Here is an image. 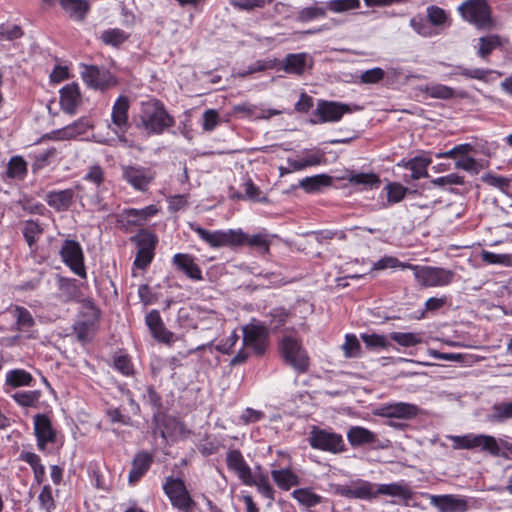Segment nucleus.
<instances>
[{"mask_svg":"<svg viewBox=\"0 0 512 512\" xmlns=\"http://www.w3.org/2000/svg\"><path fill=\"white\" fill-rule=\"evenodd\" d=\"M134 120L137 128L145 130L147 134H162L175 125L174 117L168 113L163 102L156 98L141 102L139 120Z\"/></svg>","mask_w":512,"mask_h":512,"instance_id":"f257e3e1","label":"nucleus"},{"mask_svg":"<svg viewBox=\"0 0 512 512\" xmlns=\"http://www.w3.org/2000/svg\"><path fill=\"white\" fill-rule=\"evenodd\" d=\"M458 11L465 21L478 29L490 30L494 26L491 7L487 0H467L459 6Z\"/></svg>","mask_w":512,"mask_h":512,"instance_id":"f03ea898","label":"nucleus"},{"mask_svg":"<svg viewBox=\"0 0 512 512\" xmlns=\"http://www.w3.org/2000/svg\"><path fill=\"white\" fill-rule=\"evenodd\" d=\"M163 490L174 509L179 512H193L197 504L181 478L169 476L165 479Z\"/></svg>","mask_w":512,"mask_h":512,"instance_id":"7ed1b4c3","label":"nucleus"},{"mask_svg":"<svg viewBox=\"0 0 512 512\" xmlns=\"http://www.w3.org/2000/svg\"><path fill=\"white\" fill-rule=\"evenodd\" d=\"M189 227L212 248L240 246V243L245 239L244 233L240 229L209 231L196 223H189Z\"/></svg>","mask_w":512,"mask_h":512,"instance_id":"20e7f679","label":"nucleus"},{"mask_svg":"<svg viewBox=\"0 0 512 512\" xmlns=\"http://www.w3.org/2000/svg\"><path fill=\"white\" fill-rule=\"evenodd\" d=\"M308 442L313 449L331 454H340L347 450L341 434L331 429H322L317 426L311 427Z\"/></svg>","mask_w":512,"mask_h":512,"instance_id":"39448f33","label":"nucleus"},{"mask_svg":"<svg viewBox=\"0 0 512 512\" xmlns=\"http://www.w3.org/2000/svg\"><path fill=\"white\" fill-rule=\"evenodd\" d=\"M81 78L87 87L96 91H107L118 85L117 77L105 67L83 64Z\"/></svg>","mask_w":512,"mask_h":512,"instance_id":"423d86ee","label":"nucleus"},{"mask_svg":"<svg viewBox=\"0 0 512 512\" xmlns=\"http://www.w3.org/2000/svg\"><path fill=\"white\" fill-rule=\"evenodd\" d=\"M280 352L285 362L298 373H305L309 368V357L300 342L292 336H284L280 343Z\"/></svg>","mask_w":512,"mask_h":512,"instance_id":"0eeeda50","label":"nucleus"},{"mask_svg":"<svg viewBox=\"0 0 512 512\" xmlns=\"http://www.w3.org/2000/svg\"><path fill=\"white\" fill-rule=\"evenodd\" d=\"M409 269L414 271L416 281L423 287H437L449 285L454 272L441 267L419 266L408 264Z\"/></svg>","mask_w":512,"mask_h":512,"instance_id":"6e6552de","label":"nucleus"},{"mask_svg":"<svg viewBox=\"0 0 512 512\" xmlns=\"http://www.w3.org/2000/svg\"><path fill=\"white\" fill-rule=\"evenodd\" d=\"M361 107L355 105L353 108L346 103L337 101L320 100L317 104L316 110L313 115L318 116V120L311 119V123H327L337 122L344 114L351 113L356 110H360Z\"/></svg>","mask_w":512,"mask_h":512,"instance_id":"1a4fd4ad","label":"nucleus"},{"mask_svg":"<svg viewBox=\"0 0 512 512\" xmlns=\"http://www.w3.org/2000/svg\"><path fill=\"white\" fill-rule=\"evenodd\" d=\"M62 261L79 277L86 278L84 254L79 242L66 239L60 249Z\"/></svg>","mask_w":512,"mask_h":512,"instance_id":"9d476101","label":"nucleus"},{"mask_svg":"<svg viewBox=\"0 0 512 512\" xmlns=\"http://www.w3.org/2000/svg\"><path fill=\"white\" fill-rule=\"evenodd\" d=\"M420 409L415 404L396 402L384 404L374 410L373 414L379 417L411 420L418 416Z\"/></svg>","mask_w":512,"mask_h":512,"instance_id":"9b49d317","label":"nucleus"},{"mask_svg":"<svg viewBox=\"0 0 512 512\" xmlns=\"http://www.w3.org/2000/svg\"><path fill=\"white\" fill-rule=\"evenodd\" d=\"M268 330L261 323H250L243 328V344L262 354L266 349Z\"/></svg>","mask_w":512,"mask_h":512,"instance_id":"f8f14e48","label":"nucleus"},{"mask_svg":"<svg viewBox=\"0 0 512 512\" xmlns=\"http://www.w3.org/2000/svg\"><path fill=\"white\" fill-rule=\"evenodd\" d=\"M473 150V147L469 143H464L453 147L448 151L439 152H425L422 151L420 154L411 157L409 160H432L435 158H452L453 160H476L470 156L469 153Z\"/></svg>","mask_w":512,"mask_h":512,"instance_id":"ddd939ff","label":"nucleus"},{"mask_svg":"<svg viewBox=\"0 0 512 512\" xmlns=\"http://www.w3.org/2000/svg\"><path fill=\"white\" fill-rule=\"evenodd\" d=\"M59 104L61 110L69 115H74L82 102V95L78 83L71 82L63 86L60 91Z\"/></svg>","mask_w":512,"mask_h":512,"instance_id":"4468645a","label":"nucleus"},{"mask_svg":"<svg viewBox=\"0 0 512 512\" xmlns=\"http://www.w3.org/2000/svg\"><path fill=\"white\" fill-rule=\"evenodd\" d=\"M34 433L39 450L43 451L47 443L56 442V431L53 429L49 417L45 414H36L34 416Z\"/></svg>","mask_w":512,"mask_h":512,"instance_id":"2eb2a0df","label":"nucleus"},{"mask_svg":"<svg viewBox=\"0 0 512 512\" xmlns=\"http://www.w3.org/2000/svg\"><path fill=\"white\" fill-rule=\"evenodd\" d=\"M145 322L156 340L166 344L174 342V334L166 329L158 310H151L146 315Z\"/></svg>","mask_w":512,"mask_h":512,"instance_id":"dca6fc26","label":"nucleus"},{"mask_svg":"<svg viewBox=\"0 0 512 512\" xmlns=\"http://www.w3.org/2000/svg\"><path fill=\"white\" fill-rule=\"evenodd\" d=\"M130 108V100L125 95H120L113 107L111 113V120L113 125L117 128L116 132L120 131L121 133H125L130 124L128 122V111Z\"/></svg>","mask_w":512,"mask_h":512,"instance_id":"f3484780","label":"nucleus"},{"mask_svg":"<svg viewBox=\"0 0 512 512\" xmlns=\"http://www.w3.org/2000/svg\"><path fill=\"white\" fill-rule=\"evenodd\" d=\"M226 463H227V467L231 471L235 472L237 474L238 478L243 483L253 482L251 468L246 463L242 453L239 450H237V449L230 450L226 456Z\"/></svg>","mask_w":512,"mask_h":512,"instance_id":"a211bd4d","label":"nucleus"},{"mask_svg":"<svg viewBox=\"0 0 512 512\" xmlns=\"http://www.w3.org/2000/svg\"><path fill=\"white\" fill-rule=\"evenodd\" d=\"M431 504L440 512H466L468 510L467 500L452 494L432 496Z\"/></svg>","mask_w":512,"mask_h":512,"instance_id":"6ab92c4d","label":"nucleus"},{"mask_svg":"<svg viewBox=\"0 0 512 512\" xmlns=\"http://www.w3.org/2000/svg\"><path fill=\"white\" fill-rule=\"evenodd\" d=\"M348 442L352 447L372 445L374 448L383 447L378 442L377 435L367 428L352 426L347 432Z\"/></svg>","mask_w":512,"mask_h":512,"instance_id":"aec40b11","label":"nucleus"},{"mask_svg":"<svg viewBox=\"0 0 512 512\" xmlns=\"http://www.w3.org/2000/svg\"><path fill=\"white\" fill-rule=\"evenodd\" d=\"M339 492L347 498L372 499L376 497L375 485L364 480H358L351 486H342Z\"/></svg>","mask_w":512,"mask_h":512,"instance_id":"412c9836","label":"nucleus"},{"mask_svg":"<svg viewBox=\"0 0 512 512\" xmlns=\"http://www.w3.org/2000/svg\"><path fill=\"white\" fill-rule=\"evenodd\" d=\"M125 179L136 189L145 190L154 178V173L145 168L127 166L124 168Z\"/></svg>","mask_w":512,"mask_h":512,"instance_id":"4be33fe9","label":"nucleus"},{"mask_svg":"<svg viewBox=\"0 0 512 512\" xmlns=\"http://www.w3.org/2000/svg\"><path fill=\"white\" fill-rule=\"evenodd\" d=\"M75 197L74 189L50 191L46 194V202L57 212H64L69 210Z\"/></svg>","mask_w":512,"mask_h":512,"instance_id":"5701e85b","label":"nucleus"},{"mask_svg":"<svg viewBox=\"0 0 512 512\" xmlns=\"http://www.w3.org/2000/svg\"><path fill=\"white\" fill-rule=\"evenodd\" d=\"M153 463V457L146 451L139 452L132 461V468L129 472V482L136 483L149 470Z\"/></svg>","mask_w":512,"mask_h":512,"instance_id":"b1692460","label":"nucleus"},{"mask_svg":"<svg viewBox=\"0 0 512 512\" xmlns=\"http://www.w3.org/2000/svg\"><path fill=\"white\" fill-rule=\"evenodd\" d=\"M21 232L31 252L37 251V243L44 229L38 220H26L22 224Z\"/></svg>","mask_w":512,"mask_h":512,"instance_id":"393cba45","label":"nucleus"},{"mask_svg":"<svg viewBox=\"0 0 512 512\" xmlns=\"http://www.w3.org/2000/svg\"><path fill=\"white\" fill-rule=\"evenodd\" d=\"M430 162H399L397 164L398 170H404L402 177L407 183L413 180H418L427 177V165Z\"/></svg>","mask_w":512,"mask_h":512,"instance_id":"a878e982","label":"nucleus"},{"mask_svg":"<svg viewBox=\"0 0 512 512\" xmlns=\"http://www.w3.org/2000/svg\"><path fill=\"white\" fill-rule=\"evenodd\" d=\"M173 264L183 271L189 278L193 280L202 279L201 269L190 255L181 253L175 254L173 257Z\"/></svg>","mask_w":512,"mask_h":512,"instance_id":"bb28decb","label":"nucleus"},{"mask_svg":"<svg viewBox=\"0 0 512 512\" xmlns=\"http://www.w3.org/2000/svg\"><path fill=\"white\" fill-rule=\"evenodd\" d=\"M98 316V311L96 309H92V315L90 318L78 321L74 324V331L79 341L85 343L92 339Z\"/></svg>","mask_w":512,"mask_h":512,"instance_id":"cd10ccee","label":"nucleus"},{"mask_svg":"<svg viewBox=\"0 0 512 512\" xmlns=\"http://www.w3.org/2000/svg\"><path fill=\"white\" fill-rule=\"evenodd\" d=\"M61 8L76 20H84L90 9L87 0H59Z\"/></svg>","mask_w":512,"mask_h":512,"instance_id":"c85d7f7f","label":"nucleus"},{"mask_svg":"<svg viewBox=\"0 0 512 512\" xmlns=\"http://www.w3.org/2000/svg\"><path fill=\"white\" fill-rule=\"evenodd\" d=\"M8 312L15 319L16 330L28 331L35 325V320L28 309L22 306H12Z\"/></svg>","mask_w":512,"mask_h":512,"instance_id":"c756f323","label":"nucleus"},{"mask_svg":"<svg viewBox=\"0 0 512 512\" xmlns=\"http://www.w3.org/2000/svg\"><path fill=\"white\" fill-rule=\"evenodd\" d=\"M271 477L276 485L282 490H289L299 484V477L288 468L272 470Z\"/></svg>","mask_w":512,"mask_h":512,"instance_id":"7c9ffc66","label":"nucleus"},{"mask_svg":"<svg viewBox=\"0 0 512 512\" xmlns=\"http://www.w3.org/2000/svg\"><path fill=\"white\" fill-rule=\"evenodd\" d=\"M474 448H480L482 451H486L493 456H501L508 459L509 456L506 453L500 452L499 444L497 440L490 435H475L473 438Z\"/></svg>","mask_w":512,"mask_h":512,"instance_id":"2f4dec72","label":"nucleus"},{"mask_svg":"<svg viewBox=\"0 0 512 512\" xmlns=\"http://www.w3.org/2000/svg\"><path fill=\"white\" fill-rule=\"evenodd\" d=\"M129 37L130 35L120 28H110L102 32L100 40L107 46L120 48Z\"/></svg>","mask_w":512,"mask_h":512,"instance_id":"473e14b6","label":"nucleus"},{"mask_svg":"<svg viewBox=\"0 0 512 512\" xmlns=\"http://www.w3.org/2000/svg\"><path fill=\"white\" fill-rule=\"evenodd\" d=\"M306 66V54H288L284 60L283 69L286 73L302 75Z\"/></svg>","mask_w":512,"mask_h":512,"instance_id":"72a5a7b5","label":"nucleus"},{"mask_svg":"<svg viewBox=\"0 0 512 512\" xmlns=\"http://www.w3.org/2000/svg\"><path fill=\"white\" fill-rule=\"evenodd\" d=\"M360 338L365 348L370 351L386 350L391 346L389 338L385 335L362 333L360 334Z\"/></svg>","mask_w":512,"mask_h":512,"instance_id":"f704fd0d","label":"nucleus"},{"mask_svg":"<svg viewBox=\"0 0 512 512\" xmlns=\"http://www.w3.org/2000/svg\"><path fill=\"white\" fill-rule=\"evenodd\" d=\"M19 459L27 462L34 472V478L37 484H41L45 477V467L41 464L40 457L33 452L22 451Z\"/></svg>","mask_w":512,"mask_h":512,"instance_id":"c9c22d12","label":"nucleus"},{"mask_svg":"<svg viewBox=\"0 0 512 512\" xmlns=\"http://www.w3.org/2000/svg\"><path fill=\"white\" fill-rule=\"evenodd\" d=\"M422 336L421 332H391L388 337L398 345L408 348L420 344Z\"/></svg>","mask_w":512,"mask_h":512,"instance_id":"e433bc0d","label":"nucleus"},{"mask_svg":"<svg viewBox=\"0 0 512 512\" xmlns=\"http://www.w3.org/2000/svg\"><path fill=\"white\" fill-rule=\"evenodd\" d=\"M376 497L379 494L398 496L402 498H410L411 490L406 484L391 483V484H380L375 489Z\"/></svg>","mask_w":512,"mask_h":512,"instance_id":"4c0bfd02","label":"nucleus"},{"mask_svg":"<svg viewBox=\"0 0 512 512\" xmlns=\"http://www.w3.org/2000/svg\"><path fill=\"white\" fill-rule=\"evenodd\" d=\"M332 183V178L325 174L306 177L300 181V187L306 192L320 191L323 187H328Z\"/></svg>","mask_w":512,"mask_h":512,"instance_id":"58836bf2","label":"nucleus"},{"mask_svg":"<svg viewBox=\"0 0 512 512\" xmlns=\"http://www.w3.org/2000/svg\"><path fill=\"white\" fill-rule=\"evenodd\" d=\"M154 205H149L143 209H129L126 211V218L129 224L142 225L150 217L157 213Z\"/></svg>","mask_w":512,"mask_h":512,"instance_id":"ea45409f","label":"nucleus"},{"mask_svg":"<svg viewBox=\"0 0 512 512\" xmlns=\"http://www.w3.org/2000/svg\"><path fill=\"white\" fill-rule=\"evenodd\" d=\"M502 45V39L497 34L483 36L479 39L478 55L485 59L493 52L494 49L502 47Z\"/></svg>","mask_w":512,"mask_h":512,"instance_id":"a19ab883","label":"nucleus"},{"mask_svg":"<svg viewBox=\"0 0 512 512\" xmlns=\"http://www.w3.org/2000/svg\"><path fill=\"white\" fill-rule=\"evenodd\" d=\"M327 15V8L326 5L318 6L317 3H315L312 6L304 7L301 10L298 11L296 20L301 23H306L313 21L318 18H323Z\"/></svg>","mask_w":512,"mask_h":512,"instance_id":"79ce46f5","label":"nucleus"},{"mask_svg":"<svg viewBox=\"0 0 512 512\" xmlns=\"http://www.w3.org/2000/svg\"><path fill=\"white\" fill-rule=\"evenodd\" d=\"M32 381V375L23 369L10 370L6 375V384L13 388L29 386Z\"/></svg>","mask_w":512,"mask_h":512,"instance_id":"37998d69","label":"nucleus"},{"mask_svg":"<svg viewBox=\"0 0 512 512\" xmlns=\"http://www.w3.org/2000/svg\"><path fill=\"white\" fill-rule=\"evenodd\" d=\"M292 496L299 503L306 507H314L321 503L322 500L321 496L315 494L308 488L296 489L293 491Z\"/></svg>","mask_w":512,"mask_h":512,"instance_id":"c03bdc74","label":"nucleus"},{"mask_svg":"<svg viewBox=\"0 0 512 512\" xmlns=\"http://www.w3.org/2000/svg\"><path fill=\"white\" fill-rule=\"evenodd\" d=\"M41 397L39 390L20 391L12 395L13 400L23 407H36Z\"/></svg>","mask_w":512,"mask_h":512,"instance_id":"a18cd8bd","label":"nucleus"},{"mask_svg":"<svg viewBox=\"0 0 512 512\" xmlns=\"http://www.w3.org/2000/svg\"><path fill=\"white\" fill-rule=\"evenodd\" d=\"M348 180L350 183L355 185H363L365 187H378L380 184L379 177L374 173H356L351 172L348 175Z\"/></svg>","mask_w":512,"mask_h":512,"instance_id":"49530a36","label":"nucleus"},{"mask_svg":"<svg viewBox=\"0 0 512 512\" xmlns=\"http://www.w3.org/2000/svg\"><path fill=\"white\" fill-rule=\"evenodd\" d=\"M344 355L347 358H357L362 355L361 344L354 334H347L345 336V342L342 345Z\"/></svg>","mask_w":512,"mask_h":512,"instance_id":"de8ad7c7","label":"nucleus"},{"mask_svg":"<svg viewBox=\"0 0 512 512\" xmlns=\"http://www.w3.org/2000/svg\"><path fill=\"white\" fill-rule=\"evenodd\" d=\"M491 419L498 422L512 419V400L494 404L492 406Z\"/></svg>","mask_w":512,"mask_h":512,"instance_id":"09e8293b","label":"nucleus"},{"mask_svg":"<svg viewBox=\"0 0 512 512\" xmlns=\"http://www.w3.org/2000/svg\"><path fill=\"white\" fill-rule=\"evenodd\" d=\"M135 239L138 249L154 253L157 237L153 233L142 230L135 236Z\"/></svg>","mask_w":512,"mask_h":512,"instance_id":"8fccbe9b","label":"nucleus"},{"mask_svg":"<svg viewBox=\"0 0 512 512\" xmlns=\"http://www.w3.org/2000/svg\"><path fill=\"white\" fill-rule=\"evenodd\" d=\"M360 7V0H329L326 2V8L329 11L342 13Z\"/></svg>","mask_w":512,"mask_h":512,"instance_id":"3c124183","label":"nucleus"},{"mask_svg":"<svg viewBox=\"0 0 512 512\" xmlns=\"http://www.w3.org/2000/svg\"><path fill=\"white\" fill-rule=\"evenodd\" d=\"M425 91L430 97L436 99L449 100L455 97V90L442 84L427 86Z\"/></svg>","mask_w":512,"mask_h":512,"instance_id":"603ef678","label":"nucleus"},{"mask_svg":"<svg viewBox=\"0 0 512 512\" xmlns=\"http://www.w3.org/2000/svg\"><path fill=\"white\" fill-rule=\"evenodd\" d=\"M250 483H244L249 486H256L258 491L266 498L273 499V488L269 484L268 477L265 475H253Z\"/></svg>","mask_w":512,"mask_h":512,"instance_id":"864d4df0","label":"nucleus"},{"mask_svg":"<svg viewBox=\"0 0 512 512\" xmlns=\"http://www.w3.org/2000/svg\"><path fill=\"white\" fill-rule=\"evenodd\" d=\"M24 31L20 25L17 24H1L0 25V40L14 41L22 38Z\"/></svg>","mask_w":512,"mask_h":512,"instance_id":"5fc2aeb1","label":"nucleus"},{"mask_svg":"<svg viewBox=\"0 0 512 512\" xmlns=\"http://www.w3.org/2000/svg\"><path fill=\"white\" fill-rule=\"evenodd\" d=\"M455 69L457 70L455 74H459L466 78L477 79L481 81H487V75L492 72L489 69L482 68L469 69L462 65L455 66Z\"/></svg>","mask_w":512,"mask_h":512,"instance_id":"6e6d98bb","label":"nucleus"},{"mask_svg":"<svg viewBox=\"0 0 512 512\" xmlns=\"http://www.w3.org/2000/svg\"><path fill=\"white\" fill-rule=\"evenodd\" d=\"M245 239L240 243V245L247 244L251 247H255L262 251L263 253H266L269 251V240L267 239L266 235L263 234H255L253 236H248L244 233Z\"/></svg>","mask_w":512,"mask_h":512,"instance_id":"4d7b16f0","label":"nucleus"},{"mask_svg":"<svg viewBox=\"0 0 512 512\" xmlns=\"http://www.w3.org/2000/svg\"><path fill=\"white\" fill-rule=\"evenodd\" d=\"M385 189L387 191V201L389 203L400 202L407 193V188L396 182L388 183Z\"/></svg>","mask_w":512,"mask_h":512,"instance_id":"13d9d810","label":"nucleus"},{"mask_svg":"<svg viewBox=\"0 0 512 512\" xmlns=\"http://www.w3.org/2000/svg\"><path fill=\"white\" fill-rule=\"evenodd\" d=\"M77 128H74V124H69L61 129L52 131L47 135L50 139L56 140H69L79 136Z\"/></svg>","mask_w":512,"mask_h":512,"instance_id":"bf43d9fd","label":"nucleus"},{"mask_svg":"<svg viewBox=\"0 0 512 512\" xmlns=\"http://www.w3.org/2000/svg\"><path fill=\"white\" fill-rule=\"evenodd\" d=\"M385 77V71L380 67H374L364 71L360 75V81L363 84H376L383 80Z\"/></svg>","mask_w":512,"mask_h":512,"instance_id":"052dcab7","label":"nucleus"},{"mask_svg":"<svg viewBox=\"0 0 512 512\" xmlns=\"http://www.w3.org/2000/svg\"><path fill=\"white\" fill-rule=\"evenodd\" d=\"M428 21L434 26L443 25L447 20V14L441 7L431 5L427 8Z\"/></svg>","mask_w":512,"mask_h":512,"instance_id":"680f3d73","label":"nucleus"},{"mask_svg":"<svg viewBox=\"0 0 512 512\" xmlns=\"http://www.w3.org/2000/svg\"><path fill=\"white\" fill-rule=\"evenodd\" d=\"M113 366L125 376H131L134 373L133 364L127 355L115 356Z\"/></svg>","mask_w":512,"mask_h":512,"instance_id":"e2e57ef3","label":"nucleus"},{"mask_svg":"<svg viewBox=\"0 0 512 512\" xmlns=\"http://www.w3.org/2000/svg\"><path fill=\"white\" fill-rule=\"evenodd\" d=\"M27 173L26 162H8L6 176L11 179H23Z\"/></svg>","mask_w":512,"mask_h":512,"instance_id":"0e129e2a","label":"nucleus"},{"mask_svg":"<svg viewBox=\"0 0 512 512\" xmlns=\"http://www.w3.org/2000/svg\"><path fill=\"white\" fill-rule=\"evenodd\" d=\"M482 181L490 186L499 188L503 192H505L509 187V179L502 176L493 175L491 173L484 174L482 176Z\"/></svg>","mask_w":512,"mask_h":512,"instance_id":"69168bd1","label":"nucleus"},{"mask_svg":"<svg viewBox=\"0 0 512 512\" xmlns=\"http://www.w3.org/2000/svg\"><path fill=\"white\" fill-rule=\"evenodd\" d=\"M410 26L421 36L429 37L432 35L431 27L422 17H413L410 20Z\"/></svg>","mask_w":512,"mask_h":512,"instance_id":"338daca9","label":"nucleus"},{"mask_svg":"<svg viewBox=\"0 0 512 512\" xmlns=\"http://www.w3.org/2000/svg\"><path fill=\"white\" fill-rule=\"evenodd\" d=\"M219 123V114L214 109H208L203 113V130L212 131Z\"/></svg>","mask_w":512,"mask_h":512,"instance_id":"774afa93","label":"nucleus"}]
</instances>
